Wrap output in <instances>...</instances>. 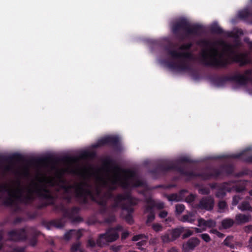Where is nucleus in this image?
I'll list each match as a JSON object with an SVG mask.
<instances>
[{"label":"nucleus","mask_w":252,"mask_h":252,"mask_svg":"<svg viewBox=\"0 0 252 252\" xmlns=\"http://www.w3.org/2000/svg\"><path fill=\"white\" fill-rule=\"evenodd\" d=\"M238 208L242 211H249L252 212V207L248 201L242 202L238 206Z\"/></svg>","instance_id":"obj_33"},{"label":"nucleus","mask_w":252,"mask_h":252,"mask_svg":"<svg viewBox=\"0 0 252 252\" xmlns=\"http://www.w3.org/2000/svg\"><path fill=\"white\" fill-rule=\"evenodd\" d=\"M51 159V158L50 157H47L43 158H35L33 159V160L37 163H42L44 162L49 160H50Z\"/></svg>","instance_id":"obj_46"},{"label":"nucleus","mask_w":252,"mask_h":252,"mask_svg":"<svg viewBox=\"0 0 252 252\" xmlns=\"http://www.w3.org/2000/svg\"><path fill=\"white\" fill-rule=\"evenodd\" d=\"M192 46V43L191 42L183 44L180 46V49L181 50H189L190 49Z\"/></svg>","instance_id":"obj_47"},{"label":"nucleus","mask_w":252,"mask_h":252,"mask_svg":"<svg viewBox=\"0 0 252 252\" xmlns=\"http://www.w3.org/2000/svg\"><path fill=\"white\" fill-rule=\"evenodd\" d=\"M192 234H193V232L192 231H191L190 230H188L186 233H185L183 235L182 238H183V239L187 238L189 237L190 236H191Z\"/></svg>","instance_id":"obj_63"},{"label":"nucleus","mask_w":252,"mask_h":252,"mask_svg":"<svg viewBox=\"0 0 252 252\" xmlns=\"http://www.w3.org/2000/svg\"><path fill=\"white\" fill-rule=\"evenodd\" d=\"M104 145L112 146L115 150H121L119 139L117 136H108L103 137L99 139L94 147L97 148Z\"/></svg>","instance_id":"obj_12"},{"label":"nucleus","mask_w":252,"mask_h":252,"mask_svg":"<svg viewBox=\"0 0 252 252\" xmlns=\"http://www.w3.org/2000/svg\"><path fill=\"white\" fill-rule=\"evenodd\" d=\"M195 196L193 194H190L186 197V201L188 203H191L195 200Z\"/></svg>","instance_id":"obj_58"},{"label":"nucleus","mask_w":252,"mask_h":252,"mask_svg":"<svg viewBox=\"0 0 252 252\" xmlns=\"http://www.w3.org/2000/svg\"><path fill=\"white\" fill-rule=\"evenodd\" d=\"M235 46L230 44H225L224 47L226 50L234 56L229 58H224L222 54H218L219 58L216 55H209L206 51H204L201 55L200 62L206 66H210L216 68H224L231 64L232 63H239L242 66L249 63L246 55L243 53L236 54L234 48Z\"/></svg>","instance_id":"obj_1"},{"label":"nucleus","mask_w":252,"mask_h":252,"mask_svg":"<svg viewBox=\"0 0 252 252\" xmlns=\"http://www.w3.org/2000/svg\"><path fill=\"white\" fill-rule=\"evenodd\" d=\"M238 16L241 19L252 23V6L240 11L238 13Z\"/></svg>","instance_id":"obj_21"},{"label":"nucleus","mask_w":252,"mask_h":252,"mask_svg":"<svg viewBox=\"0 0 252 252\" xmlns=\"http://www.w3.org/2000/svg\"><path fill=\"white\" fill-rule=\"evenodd\" d=\"M198 226L199 227L205 226L206 227V220L203 218H199L198 219Z\"/></svg>","instance_id":"obj_56"},{"label":"nucleus","mask_w":252,"mask_h":252,"mask_svg":"<svg viewBox=\"0 0 252 252\" xmlns=\"http://www.w3.org/2000/svg\"><path fill=\"white\" fill-rule=\"evenodd\" d=\"M31 189L32 190L33 196H34L33 193H36L39 197L47 200L48 205H54L55 204L56 198L51 193L48 189L44 187L37 188L35 190ZM33 197L34 198V197Z\"/></svg>","instance_id":"obj_14"},{"label":"nucleus","mask_w":252,"mask_h":252,"mask_svg":"<svg viewBox=\"0 0 252 252\" xmlns=\"http://www.w3.org/2000/svg\"><path fill=\"white\" fill-rule=\"evenodd\" d=\"M222 175V171L220 168L219 169L213 168L208 173H197V177H199L204 180H207L211 178L216 179Z\"/></svg>","instance_id":"obj_18"},{"label":"nucleus","mask_w":252,"mask_h":252,"mask_svg":"<svg viewBox=\"0 0 252 252\" xmlns=\"http://www.w3.org/2000/svg\"><path fill=\"white\" fill-rule=\"evenodd\" d=\"M161 240L164 243L173 241L170 234H165L161 236Z\"/></svg>","instance_id":"obj_45"},{"label":"nucleus","mask_w":252,"mask_h":252,"mask_svg":"<svg viewBox=\"0 0 252 252\" xmlns=\"http://www.w3.org/2000/svg\"><path fill=\"white\" fill-rule=\"evenodd\" d=\"M241 199H242V197L240 195H234L233 197L232 205L234 206H236V205L238 204V203H239L240 200Z\"/></svg>","instance_id":"obj_51"},{"label":"nucleus","mask_w":252,"mask_h":252,"mask_svg":"<svg viewBox=\"0 0 252 252\" xmlns=\"http://www.w3.org/2000/svg\"><path fill=\"white\" fill-rule=\"evenodd\" d=\"M214 206V199L211 196L202 197L197 204V208L201 210L211 211Z\"/></svg>","instance_id":"obj_15"},{"label":"nucleus","mask_w":252,"mask_h":252,"mask_svg":"<svg viewBox=\"0 0 252 252\" xmlns=\"http://www.w3.org/2000/svg\"><path fill=\"white\" fill-rule=\"evenodd\" d=\"M147 206L145 207L144 212L146 213H155L154 208H155L154 200L151 198L147 199Z\"/></svg>","instance_id":"obj_29"},{"label":"nucleus","mask_w":252,"mask_h":252,"mask_svg":"<svg viewBox=\"0 0 252 252\" xmlns=\"http://www.w3.org/2000/svg\"><path fill=\"white\" fill-rule=\"evenodd\" d=\"M185 209V206L183 204H179L176 205V213L177 214H181Z\"/></svg>","instance_id":"obj_41"},{"label":"nucleus","mask_w":252,"mask_h":252,"mask_svg":"<svg viewBox=\"0 0 252 252\" xmlns=\"http://www.w3.org/2000/svg\"><path fill=\"white\" fill-rule=\"evenodd\" d=\"M61 182L63 183L62 185H61L60 186V188L63 189V190L64 191V192L66 193V194H68L70 192V190L71 189H73V188H75V190H76V187L77 186V185H78V184L76 185L75 186H71V185H65L64 184V181L63 180H61ZM80 183H79V184Z\"/></svg>","instance_id":"obj_35"},{"label":"nucleus","mask_w":252,"mask_h":252,"mask_svg":"<svg viewBox=\"0 0 252 252\" xmlns=\"http://www.w3.org/2000/svg\"><path fill=\"white\" fill-rule=\"evenodd\" d=\"M63 199L67 201V203H69L71 202L72 200V197L69 193L66 194L63 196Z\"/></svg>","instance_id":"obj_62"},{"label":"nucleus","mask_w":252,"mask_h":252,"mask_svg":"<svg viewBox=\"0 0 252 252\" xmlns=\"http://www.w3.org/2000/svg\"><path fill=\"white\" fill-rule=\"evenodd\" d=\"M24 160L23 156L18 153H15L8 157H5L0 155V161H7L9 162L21 161Z\"/></svg>","instance_id":"obj_23"},{"label":"nucleus","mask_w":252,"mask_h":252,"mask_svg":"<svg viewBox=\"0 0 252 252\" xmlns=\"http://www.w3.org/2000/svg\"><path fill=\"white\" fill-rule=\"evenodd\" d=\"M80 246L79 242L72 244L70 249L71 252H86L80 248Z\"/></svg>","instance_id":"obj_37"},{"label":"nucleus","mask_w":252,"mask_h":252,"mask_svg":"<svg viewBox=\"0 0 252 252\" xmlns=\"http://www.w3.org/2000/svg\"><path fill=\"white\" fill-rule=\"evenodd\" d=\"M27 194H23V189L21 188H18L16 190L15 193H12L11 190L6 185H0V192H7L8 197H6L3 201V204L7 207H14V211L18 212L20 208L17 203L24 205H29L33 200L34 197L32 194V190L31 188L27 189Z\"/></svg>","instance_id":"obj_3"},{"label":"nucleus","mask_w":252,"mask_h":252,"mask_svg":"<svg viewBox=\"0 0 252 252\" xmlns=\"http://www.w3.org/2000/svg\"><path fill=\"white\" fill-rule=\"evenodd\" d=\"M119 238L118 232L113 231L110 228L108 229L105 233L100 234L97 239V245L102 247L108 243L116 241Z\"/></svg>","instance_id":"obj_10"},{"label":"nucleus","mask_w":252,"mask_h":252,"mask_svg":"<svg viewBox=\"0 0 252 252\" xmlns=\"http://www.w3.org/2000/svg\"><path fill=\"white\" fill-rule=\"evenodd\" d=\"M111 230H112L113 231H116V232H118V231H121L123 230V227L120 224L117 225L114 227H111L110 228Z\"/></svg>","instance_id":"obj_59"},{"label":"nucleus","mask_w":252,"mask_h":252,"mask_svg":"<svg viewBox=\"0 0 252 252\" xmlns=\"http://www.w3.org/2000/svg\"><path fill=\"white\" fill-rule=\"evenodd\" d=\"M7 247L9 248V250H6L5 252H25V249L24 247H13L8 244Z\"/></svg>","instance_id":"obj_36"},{"label":"nucleus","mask_w":252,"mask_h":252,"mask_svg":"<svg viewBox=\"0 0 252 252\" xmlns=\"http://www.w3.org/2000/svg\"><path fill=\"white\" fill-rule=\"evenodd\" d=\"M178 161L180 163H185V162L192 163L195 162V161H194L193 160L189 158L186 157H182V158H180L178 159Z\"/></svg>","instance_id":"obj_40"},{"label":"nucleus","mask_w":252,"mask_h":252,"mask_svg":"<svg viewBox=\"0 0 252 252\" xmlns=\"http://www.w3.org/2000/svg\"><path fill=\"white\" fill-rule=\"evenodd\" d=\"M170 170H174L179 172L181 175L187 176L190 178L197 177V174L193 171H189L178 164H167L161 163L158 164L157 167L150 171V173L157 178L160 174H165Z\"/></svg>","instance_id":"obj_7"},{"label":"nucleus","mask_w":252,"mask_h":252,"mask_svg":"<svg viewBox=\"0 0 252 252\" xmlns=\"http://www.w3.org/2000/svg\"><path fill=\"white\" fill-rule=\"evenodd\" d=\"M55 207L56 209L63 213V218L53 220L50 221L43 220L42 221V225L48 230L53 227L57 228H63L64 225L63 219L65 218L71 219L73 218V216L77 214L80 211V209L78 207H73L70 209H67L62 203L56 205Z\"/></svg>","instance_id":"obj_6"},{"label":"nucleus","mask_w":252,"mask_h":252,"mask_svg":"<svg viewBox=\"0 0 252 252\" xmlns=\"http://www.w3.org/2000/svg\"><path fill=\"white\" fill-rule=\"evenodd\" d=\"M198 192L200 194L203 195H208L210 193V190L208 188L202 187L199 189Z\"/></svg>","instance_id":"obj_44"},{"label":"nucleus","mask_w":252,"mask_h":252,"mask_svg":"<svg viewBox=\"0 0 252 252\" xmlns=\"http://www.w3.org/2000/svg\"><path fill=\"white\" fill-rule=\"evenodd\" d=\"M31 189L32 190L33 196H34L33 193H36L39 197L47 200L48 205H54L55 204L56 198L51 193L48 189L44 187L37 188L35 190ZM33 197L34 198V197Z\"/></svg>","instance_id":"obj_13"},{"label":"nucleus","mask_w":252,"mask_h":252,"mask_svg":"<svg viewBox=\"0 0 252 252\" xmlns=\"http://www.w3.org/2000/svg\"><path fill=\"white\" fill-rule=\"evenodd\" d=\"M249 150L246 149L243 151L241 153L232 154L229 156H219L217 158L220 159V158H232L235 159L240 158L244 162L247 163H252V156H247L246 155L247 152H248Z\"/></svg>","instance_id":"obj_16"},{"label":"nucleus","mask_w":252,"mask_h":252,"mask_svg":"<svg viewBox=\"0 0 252 252\" xmlns=\"http://www.w3.org/2000/svg\"><path fill=\"white\" fill-rule=\"evenodd\" d=\"M97 245V241L95 242L94 240L93 239H89L88 241V246L90 247L94 248Z\"/></svg>","instance_id":"obj_60"},{"label":"nucleus","mask_w":252,"mask_h":252,"mask_svg":"<svg viewBox=\"0 0 252 252\" xmlns=\"http://www.w3.org/2000/svg\"><path fill=\"white\" fill-rule=\"evenodd\" d=\"M24 220V219L21 217H16L13 220V224H16L21 223Z\"/></svg>","instance_id":"obj_64"},{"label":"nucleus","mask_w":252,"mask_h":252,"mask_svg":"<svg viewBox=\"0 0 252 252\" xmlns=\"http://www.w3.org/2000/svg\"><path fill=\"white\" fill-rule=\"evenodd\" d=\"M82 236V233L80 230L71 229L66 232L64 235V239L68 241L71 238L74 237L77 240H79Z\"/></svg>","instance_id":"obj_22"},{"label":"nucleus","mask_w":252,"mask_h":252,"mask_svg":"<svg viewBox=\"0 0 252 252\" xmlns=\"http://www.w3.org/2000/svg\"><path fill=\"white\" fill-rule=\"evenodd\" d=\"M227 207V204L225 201L221 200L218 203V207L219 209L223 210Z\"/></svg>","instance_id":"obj_53"},{"label":"nucleus","mask_w":252,"mask_h":252,"mask_svg":"<svg viewBox=\"0 0 252 252\" xmlns=\"http://www.w3.org/2000/svg\"><path fill=\"white\" fill-rule=\"evenodd\" d=\"M102 169L107 172H110L111 171L114 172H119L122 171L124 172L129 173L131 177H133L134 174V172L132 171L122 170L121 168L116 164L115 161L110 157H107L103 160Z\"/></svg>","instance_id":"obj_11"},{"label":"nucleus","mask_w":252,"mask_h":252,"mask_svg":"<svg viewBox=\"0 0 252 252\" xmlns=\"http://www.w3.org/2000/svg\"><path fill=\"white\" fill-rule=\"evenodd\" d=\"M232 191V188L230 183L224 182L218 187L215 196L217 198L222 199L226 195L227 192H231Z\"/></svg>","instance_id":"obj_17"},{"label":"nucleus","mask_w":252,"mask_h":252,"mask_svg":"<svg viewBox=\"0 0 252 252\" xmlns=\"http://www.w3.org/2000/svg\"><path fill=\"white\" fill-rule=\"evenodd\" d=\"M116 221V217L114 215L111 214L108 217L106 218L104 221L108 223H111Z\"/></svg>","instance_id":"obj_43"},{"label":"nucleus","mask_w":252,"mask_h":252,"mask_svg":"<svg viewBox=\"0 0 252 252\" xmlns=\"http://www.w3.org/2000/svg\"><path fill=\"white\" fill-rule=\"evenodd\" d=\"M119 181H121L122 186L125 188H127L129 185L128 183L126 180L121 181L120 177L118 174H116L113 177V179L112 180V184L113 185H116Z\"/></svg>","instance_id":"obj_31"},{"label":"nucleus","mask_w":252,"mask_h":252,"mask_svg":"<svg viewBox=\"0 0 252 252\" xmlns=\"http://www.w3.org/2000/svg\"><path fill=\"white\" fill-rule=\"evenodd\" d=\"M155 207H156L158 209H162L164 207V204L162 202H156L154 201Z\"/></svg>","instance_id":"obj_57"},{"label":"nucleus","mask_w":252,"mask_h":252,"mask_svg":"<svg viewBox=\"0 0 252 252\" xmlns=\"http://www.w3.org/2000/svg\"><path fill=\"white\" fill-rule=\"evenodd\" d=\"M148 239H144L136 243V246L137 247V248L139 250H142V246H145L147 244V241Z\"/></svg>","instance_id":"obj_49"},{"label":"nucleus","mask_w":252,"mask_h":252,"mask_svg":"<svg viewBox=\"0 0 252 252\" xmlns=\"http://www.w3.org/2000/svg\"><path fill=\"white\" fill-rule=\"evenodd\" d=\"M220 168L222 171V175H230L232 174L233 172V167L230 164L222 165L220 166Z\"/></svg>","instance_id":"obj_28"},{"label":"nucleus","mask_w":252,"mask_h":252,"mask_svg":"<svg viewBox=\"0 0 252 252\" xmlns=\"http://www.w3.org/2000/svg\"><path fill=\"white\" fill-rule=\"evenodd\" d=\"M199 244V239L196 237H192L186 243L183 244V248L185 252H189L193 250Z\"/></svg>","instance_id":"obj_20"},{"label":"nucleus","mask_w":252,"mask_h":252,"mask_svg":"<svg viewBox=\"0 0 252 252\" xmlns=\"http://www.w3.org/2000/svg\"><path fill=\"white\" fill-rule=\"evenodd\" d=\"M168 215V213L166 211L163 210L160 212L158 214V216L159 218L161 219L165 218Z\"/></svg>","instance_id":"obj_61"},{"label":"nucleus","mask_w":252,"mask_h":252,"mask_svg":"<svg viewBox=\"0 0 252 252\" xmlns=\"http://www.w3.org/2000/svg\"><path fill=\"white\" fill-rule=\"evenodd\" d=\"M144 239H148V236L144 234H139L134 235L132 237L131 240L132 241H138L139 240H142Z\"/></svg>","instance_id":"obj_38"},{"label":"nucleus","mask_w":252,"mask_h":252,"mask_svg":"<svg viewBox=\"0 0 252 252\" xmlns=\"http://www.w3.org/2000/svg\"><path fill=\"white\" fill-rule=\"evenodd\" d=\"M216 222L215 220L210 219L206 220V227L212 228L216 226Z\"/></svg>","instance_id":"obj_52"},{"label":"nucleus","mask_w":252,"mask_h":252,"mask_svg":"<svg viewBox=\"0 0 252 252\" xmlns=\"http://www.w3.org/2000/svg\"><path fill=\"white\" fill-rule=\"evenodd\" d=\"M172 31L179 38L184 39L190 35L201 36L205 32V29L199 24L191 25L186 19L182 18L172 25Z\"/></svg>","instance_id":"obj_4"},{"label":"nucleus","mask_w":252,"mask_h":252,"mask_svg":"<svg viewBox=\"0 0 252 252\" xmlns=\"http://www.w3.org/2000/svg\"><path fill=\"white\" fill-rule=\"evenodd\" d=\"M246 182L245 181H240L235 185L232 186V190H235L237 192H242L246 189Z\"/></svg>","instance_id":"obj_25"},{"label":"nucleus","mask_w":252,"mask_h":252,"mask_svg":"<svg viewBox=\"0 0 252 252\" xmlns=\"http://www.w3.org/2000/svg\"><path fill=\"white\" fill-rule=\"evenodd\" d=\"M182 232V228H176L173 229L170 234L172 240L174 241L179 238Z\"/></svg>","instance_id":"obj_32"},{"label":"nucleus","mask_w":252,"mask_h":252,"mask_svg":"<svg viewBox=\"0 0 252 252\" xmlns=\"http://www.w3.org/2000/svg\"><path fill=\"white\" fill-rule=\"evenodd\" d=\"M198 44L204 47H211L213 45V43L210 41L205 39L200 40Z\"/></svg>","instance_id":"obj_39"},{"label":"nucleus","mask_w":252,"mask_h":252,"mask_svg":"<svg viewBox=\"0 0 252 252\" xmlns=\"http://www.w3.org/2000/svg\"><path fill=\"white\" fill-rule=\"evenodd\" d=\"M135 205L126 204H123L121 205V209L127 212V214L125 216V220L129 224H132L134 222L132 214L134 212V209L132 207Z\"/></svg>","instance_id":"obj_19"},{"label":"nucleus","mask_w":252,"mask_h":252,"mask_svg":"<svg viewBox=\"0 0 252 252\" xmlns=\"http://www.w3.org/2000/svg\"><path fill=\"white\" fill-rule=\"evenodd\" d=\"M180 220L184 222H187L192 223L195 219L194 214L192 212H189L187 214L183 215Z\"/></svg>","instance_id":"obj_27"},{"label":"nucleus","mask_w":252,"mask_h":252,"mask_svg":"<svg viewBox=\"0 0 252 252\" xmlns=\"http://www.w3.org/2000/svg\"><path fill=\"white\" fill-rule=\"evenodd\" d=\"M232 239L233 237L232 236H227L223 242L224 245L231 248L233 247V245L231 243Z\"/></svg>","instance_id":"obj_42"},{"label":"nucleus","mask_w":252,"mask_h":252,"mask_svg":"<svg viewBox=\"0 0 252 252\" xmlns=\"http://www.w3.org/2000/svg\"><path fill=\"white\" fill-rule=\"evenodd\" d=\"M155 219V213H149V215L147 216V220L146 221V224H148L149 223L152 222Z\"/></svg>","instance_id":"obj_48"},{"label":"nucleus","mask_w":252,"mask_h":252,"mask_svg":"<svg viewBox=\"0 0 252 252\" xmlns=\"http://www.w3.org/2000/svg\"><path fill=\"white\" fill-rule=\"evenodd\" d=\"M251 220L250 215L242 214H237L235 217V220L237 224H241L248 222Z\"/></svg>","instance_id":"obj_24"},{"label":"nucleus","mask_w":252,"mask_h":252,"mask_svg":"<svg viewBox=\"0 0 252 252\" xmlns=\"http://www.w3.org/2000/svg\"><path fill=\"white\" fill-rule=\"evenodd\" d=\"M200 237L206 242H209L211 240L210 237L207 233L202 234L200 235Z\"/></svg>","instance_id":"obj_55"},{"label":"nucleus","mask_w":252,"mask_h":252,"mask_svg":"<svg viewBox=\"0 0 252 252\" xmlns=\"http://www.w3.org/2000/svg\"><path fill=\"white\" fill-rule=\"evenodd\" d=\"M184 191H185V190H182L180 192V194H178L177 193H172L169 195H167L166 198L169 201H181L182 200L181 194L182 192Z\"/></svg>","instance_id":"obj_26"},{"label":"nucleus","mask_w":252,"mask_h":252,"mask_svg":"<svg viewBox=\"0 0 252 252\" xmlns=\"http://www.w3.org/2000/svg\"><path fill=\"white\" fill-rule=\"evenodd\" d=\"M234 224V221L231 219H225L221 221V225L225 229L230 228Z\"/></svg>","instance_id":"obj_34"},{"label":"nucleus","mask_w":252,"mask_h":252,"mask_svg":"<svg viewBox=\"0 0 252 252\" xmlns=\"http://www.w3.org/2000/svg\"><path fill=\"white\" fill-rule=\"evenodd\" d=\"M107 210V207H100L98 209V213L100 215H104L106 214Z\"/></svg>","instance_id":"obj_54"},{"label":"nucleus","mask_w":252,"mask_h":252,"mask_svg":"<svg viewBox=\"0 0 252 252\" xmlns=\"http://www.w3.org/2000/svg\"><path fill=\"white\" fill-rule=\"evenodd\" d=\"M210 31L212 33L221 34L223 31L217 23H213L210 27Z\"/></svg>","instance_id":"obj_30"},{"label":"nucleus","mask_w":252,"mask_h":252,"mask_svg":"<svg viewBox=\"0 0 252 252\" xmlns=\"http://www.w3.org/2000/svg\"><path fill=\"white\" fill-rule=\"evenodd\" d=\"M90 185L86 182L80 183L76 189V197L82 204H87L89 202L88 197L93 201H95L100 207H107V202L103 199L96 200L92 190L90 189Z\"/></svg>","instance_id":"obj_8"},{"label":"nucleus","mask_w":252,"mask_h":252,"mask_svg":"<svg viewBox=\"0 0 252 252\" xmlns=\"http://www.w3.org/2000/svg\"><path fill=\"white\" fill-rule=\"evenodd\" d=\"M115 203L113 205V207L117 208L120 207L123 204L128 205H136L138 203V200L135 197L132 196L131 193L129 191L125 192L124 194H118L114 199Z\"/></svg>","instance_id":"obj_9"},{"label":"nucleus","mask_w":252,"mask_h":252,"mask_svg":"<svg viewBox=\"0 0 252 252\" xmlns=\"http://www.w3.org/2000/svg\"><path fill=\"white\" fill-rule=\"evenodd\" d=\"M165 50L168 55L175 59H182L179 63L166 62V66L171 70L177 71H190L192 68L186 61V60L189 61L193 60V56L190 52H179L176 50H172L170 46H166Z\"/></svg>","instance_id":"obj_5"},{"label":"nucleus","mask_w":252,"mask_h":252,"mask_svg":"<svg viewBox=\"0 0 252 252\" xmlns=\"http://www.w3.org/2000/svg\"><path fill=\"white\" fill-rule=\"evenodd\" d=\"M40 232L35 227L27 226L18 229H13L7 233L8 238L3 243H0V251L5 252V248L7 247L9 241H25L28 240L29 244L34 247L37 243V237L40 235Z\"/></svg>","instance_id":"obj_2"},{"label":"nucleus","mask_w":252,"mask_h":252,"mask_svg":"<svg viewBox=\"0 0 252 252\" xmlns=\"http://www.w3.org/2000/svg\"><path fill=\"white\" fill-rule=\"evenodd\" d=\"M152 228L156 232H159L162 230V226L159 223H154L152 225Z\"/></svg>","instance_id":"obj_50"}]
</instances>
